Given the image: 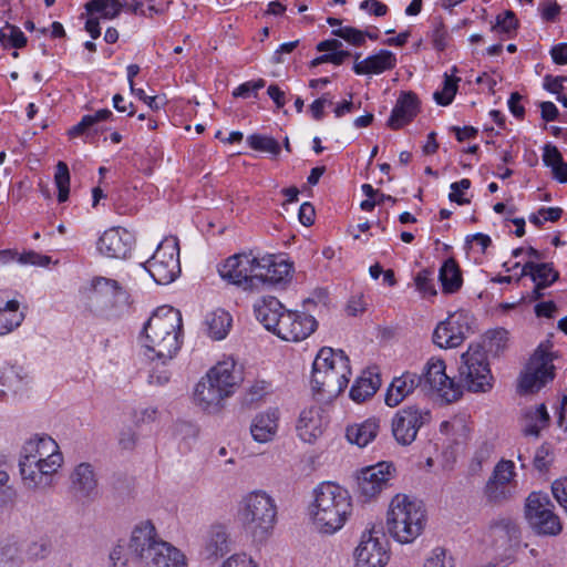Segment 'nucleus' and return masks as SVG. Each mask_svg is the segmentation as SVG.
<instances>
[{
    "mask_svg": "<svg viewBox=\"0 0 567 567\" xmlns=\"http://www.w3.org/2000/svg\"><path fill=\"white\" fill-rule=\"evenodd\" d=\"M64 464L58 442L48 434H34L22 444L19 452V473L27 489L47 491L54 485Z\"/></svg>",
    "mask_w": 567,
    "mask_h": 567,
    "instance_id": "f257e3e1",
    "label": "nucleus"
},
{
    "mask_svg": "<svg viewBox=\"0 0 567 567\" xmlns=\"http://www.w3.org/2000/svg\"><path fill=\"white\" fill-rule=\"evenodd\" d=\"M182 326L177 309L171 306L157 308L144 324L140 338L144 355L165 365L181 349Z\"/></svg>",
    "mask_w": 567,
    "mask_h": 567,
    "instance_id": "f03ea898",
    "label": "nucleus"
},
{
    "mask_svg": "<svg viewBox=\"0 0 567 567\" xmlns=\"http://www.w3.org/2000/svg\"><path fill=\"white\" fill-rule=\"evenodd\" d=\"M352 509V497L347 488L333 482H322L312 491L308 517L315 530L331 536L344 527Z\"/></svg>",
    "mask_w": 567,
    "mask_h": 567,
    "instance_id": "7ed1b4c3",
    "label": "nucleus"
},
{
    "mask_svg": "<svg viewBox=\"0 0 567 567\" xmlns=\"http://www.w3.org/2000/svg\"><path fill=\"white\" fill-rule=\"evenodd\" d=\"M127 548L131 557L143 567H188L185 553L164 540L148 519L133 527Z\"/></svg>",
    "mask_w": 567,
    "mask_h": 567,
    "instance_id": "20e7f679",
    "label": "nucleus"
},
{
    "mask_svg": "<svg viewBox=\"0 0 567 567\" xmlns=\"http://www.w3.org/2000/svg\"><path fill=\"white\" fill-rule=\"evenodd\" d=\"M426 522V511L416 498L403 493L391 498L385 514V526L395 543L412 544L423 534Z\"/></svg>",
    "mask_w": 567,
    "mask_h": 567,
    "instance_id": "39448f33",
    "label": "nucleus"
},
{
    "mask_svg": "<svg viewBox=\"0 0 567 567\" xmlns=\"http://www.w3.org/2000/svg\"><path fill=\"white\" fill-rule=\"evenodd\" d=\"M277 515V503L265 489L250 491L240 499L238 518L246 535L255 544H264L271 537Z\"/></svg>",
    "mask_w": 567,
    "mask_h": 567,
    "instance_id": "423d86ee",
    "label": "nucleus"
},
{
    "mask_svg": "<svg viewBox=\"0 0 567 567\" xmlns=\"http://www.w3.org/2000/svg\"><path fill=\"white\" fill-rule=\"evenodd\" d=\"M350 375V361L342 350L323 347L318 351L311 371L313 391L336 398L347 388Z\"/></svg>",
    "mask_w": 567,
    "mask_h": 567,
    "instance_id": "0eeeda50",
    "label": "nucleus"
},
{
    "mask_svg": "<svg viewBox=\"0 0 567 567\" xmlns=\"http://www.w3.org/2000/svg\"><path fill=\"white\" fill-rule=\"evenodd\" d=\"M90 287L89 301L96 313L113 318L128 311L130 295L116 280L95 277Z\"/></svg>",
    "mask_w": 567,
    "mask_h": 567,
    "instance_id": "6e6552de",
    "label": "nucleus"
},
{
    "mask_svg": "<svg viewBox=\"0 0 567 567\" xmlns=\"http://www.w3.org/2000/svg\"><path fill=\"white\" fill-rule=\"evenodd\" d=\"M458 375L463 385L471 392H486L492 389L493 375L486 352L481 344H470L461 355Z\"/></svg>",
    "mask_w": 567,
    "mask_h": 567,
    "instance_id": "1a4fd4ad",
    "label": "nucleus"
},
{
    "mask_svg": "<svg viewBox=\"0 0 567 567\" xmlns=\"http://www.w3.org/2000/svg\"><path fill=\"white\" fill-rule=\"evenodd\" d=\"M524 514L530 528L539 535L555 536L563 529L560 518L554 512V504L545 493H530L525 502Z\"/></svg>",
    "mask_w": 567,
    "mask_h": 567,
    "instance_id": "9d476101",
    "label": "nucleus"
},
{
    "mask_svg": "<svg viewBox=\"0 0 567 567\" xmlns=\"http://www.w3.org/2000/svg\"><path fill=\"white\" fill-rule=\"evenodd\" d=\"M144 267L158 285L173 282L181 274L177 238L167 237L162 240Z\"/></svg>",
    "mask_w": 567,
    "mask_h": 567,
    "instance_id": "9b49d317",
    "label": "nucleus"
},
{
    "mask_svg": "<svg viewBox=\"0 0 567 567\" xmlns=\"http://www.w3.org/2000/svg\"><path fill=\"white\" fill-rule=\"evenodd\" d=\"M554 379L553 357L549 346L542 343L529 359L525 371L520 375L519 389L525 393L540 390Z\"/></svg>",
    "mask_w": 567,
    "mask_h": 567,
    "instance_id": "f8f14e48",
    "label": "nucleus"
},
{
    "mask_svg": "<svg viewBox=\"0 0 567 567\" xmlns=\"http://www.w3.org/2000/svg\"><path fill=\"white\" fill-rule=\"evenodd\" d=\"M390 557L389 542L374 530L363 532L353 551L354 567H385Z\"/></svg>",
    "mask_w": 567,
    "mask_h": 567,
    "instance_id": "ddd939ff",
    "label": "nucleus"
},
{
    "mask_svg": "<svg viewBox=\"0 0 567 567\" xmlns=\"http://www.w3.org/2000/svg\"><path fill=\"white\" fill-rule=\"evenodd\" d=\"M432 419L430 410L409 405L399 410L391 422L392 434L401 445H410L415 441L420 429Z\"/></svg>",
    "mask_w": 567,
    "mask_h": 567,
    "instance_id": "4468645a",
    "label": "nucleus"
},
{
    "mask_svg": "<svg viewBox=\"0 0 567 567\" xmlns=\"http://www.w3.org/2000/svg\"><path fill=\"white\" fill-rule=\"evenodd\" d=\"M470 316L464 311L450 315L433 332V342L442 349L460 347L470 332Z\"/></svg>",
    "mask_w": 567,
    "mask_h": 567,
    "instance_id": "2eb2a0df",
    "label": "nucleus"
},
{
    "mask_svg": "<svg viewBox=\"0 0 567 567\" xmlns=\"http://www.w3.org/2000/svg\"><path fill=\"white\" fill-rule=\"evenodd\" d=\"M424 378L430 388L445 402H454L463 394V388L446 374V365L442 359L431 358Z\"/></svg>",
    "mask_w": 567,
    "mask_h": 567,
    "instance_id": "dca6fc26",
    "label": "nucleus"
},
{
    "mask_svg": "<svg viewBox=\"0 0 567 567\" xmlns=\"http://www.w3.org/2000/svg\"><path fill=\"white\" fill-rule=\"evenodd\" d=\"M258 256L249 252L236 254L228 257L218 268L223 279L241 286L246 290H254L252 276L257 266Z\"/></svg>",
    "mask_w": 567,
    "mask_h": 567,
    "instance_id": "f3484780",
    "label": "nucleus"
},
{
    "mask_svg": "<svg viewBox=\"0 0 567 567\" xmlns=\"http://www.w3.org/2000/svg\"><path fill=\"white\" fill-rule=\"evenodd\" d=\"M395 468L391 463L378 464L362 468L358 475V493L364 501L378 497L393 477Z\"/></svg>",
    "mask_w": 567,
    "mask_h": 567,
    "instance_id": "a211bd4d",
    "label": "nucleus"
},
{
    "mask_svg": "<svg viewBox=\"0 0 567 567\" xmlns=\"http://www.w3.org/2000/svg\"><path fill=\"white\" fill-rule=\"evenodd\" d=\"M291 265L284 258L275 255L258 256L255 275L252 276L254 290L266 285H277L288 279Z\"/></svg>",
    "mask_w": 567,
    "mask_h": 567,
    "instance_id": "6ab92c4d",
    "label": "nucleus"
},
{
    "mask_svg": "<svg viewBox=\"0 0 567 567\" xmlns=\"http://www.w3.org/2000/svg\"><path fill=\"white\" fill-rule=\"evenodd\" d=\"M228 399L229 396L205 374L194 386L193 402L206 414H219L225 409Z\"/></svg>",
    "mask_w": 567,
    "mask_h": 567,
    "instance_id": "aec40b11",
    "label": "nucleus"
},
{
    "mask_svg": "<svg viewBox=\"0 0 567 567\" xmlns=\"http://www.w3.org/2000/svg\"><path fill=\"white\" fill-rule=\"evenodd\" d=\"M329 417L323 408L312 405L303 409L296 423L297 436L305 443H315L324 433Z\"/></svg>",
    "mask_w": 567,
    "mask_h": 567,
    "instance_id": "412c9836",
    "label": "nucleus"
},
{
    "mask_svg": "<svg viewBox=\"0 0 567 567\" xmlns=\"http://www.w3.org/2000/svg\"><path fill=\"white\" fill-rule=\"evenodd\" d=\"M317 328L316 319L307 313L286 310L279 321L276 334L286 341H301Z\"/></svg>",
    "mask_w": 567,
    "mask_h": 567,
    "instance_id": "4be33fe9",
    "label": "nucleus"
},
{
    "mask_svg": "<svg viewBox=\"0 0 567 567\" xmlns=\"http://www.w3.org/2000/svg\"><path fill=\"white\" fill-rule=\"evenodd\" d=\"M205 375L231 398L243 382L241 370L233 357H225L214 364Z\"/></svg>",
    "mask_w": 567,
    "mask_h": 567,
    "instance_id": "5701e85b",
    "label": "nucleus"
},
{
    "mask_svg": "<svg viewBox=\"0 0 567 567\" xmlns=\"http://www.w3.org/2000/svg\"><path fill=\"white\" fill-rule=\"evenodd\" d=\"M133 235L123 227L106 229L97 241L99 251L111 258H125L133 246Z\"/></svg>",
    "mask_w": 567,
    "mask_h": 567,
    "instance_id": "b1692460",
    "label": "nucleus"
},
{
    "mask_svg": "<svg viewBox=\"0 0 567 567\" xmlns=\"http://www.w3.org/2000/svg\"><path fill=\"white\" fill-rule=\"evenodd\" d=\"M280 423L278 409H267L257 413L250 423V434L255 442L266 444L272 442L277 436Z\"/></svg>",
    "mask_w": 567,
    "mask_h": 567,
    "instance_id": "393cba45",
    "label": "nucleus"
},
{
    "mask_svg": "<svg viewBox=\"0 0 567 567\" xmlns=\"http://www.w3.org/2000/svg\"><path fill=\"white\" fill-rule=\"evenodd\" d=\"M396 65V54L390 50L381 49L363 60H357L352 69L357 75H379L392 71Z\"/></svg>",
    "mask_w": 567,
    "mask_h": 567,
    "instance_id": "a878e982",
    "label": "nucleus"
},
{
    "mask_svg": "<svg viewBox=\"0 0 567 567\" xmlns=\"http://www.w3.org/2000/svg\"><path fill=\"white\" fill-rule=\"evenodd\" d=\"M420 102L413 92H402L388 120L392 130H399L410 123L419 113Z\"/></svg>",
    "mask_w": 567,
    "mask_h": 567,
    "instance_id": "bb28decb",
    "label": "nucleus"
},
{
    "mask_svg": "<svg viewBox=\"0 0 567 567\" xmlns=\"http://www.w3.org/2000/svg\"><path fill=\"white\" fill-rule=\"evenodd\" d=\"M421 378L412 372L395 377L388 386L384 402L390 408L401 404L420 385Z\"/></svg>",
    "mask_w": 567,
    "mask_h": 567,
    "instance_id": "cd10ccee",
    "label": "nucleus"
},
{
    "mask_svg": "<svg viewBox=\"0 0 567 567\" xmlns=\"http://www.w3.org/2000/svg\"><path fill=\"white\" fill-rule=\"evenodd\" d=\"M71 487L80 496L91 497L97 491V477L90 463L78 464L70 475Z\"/></svg>",
    "mask_w": 567,
    "mask_h": 567,
    "instance_id": "c85d7f7f",
    "label": "nucleus"
},
{
    "mask_svg": "<svg viewBox=\"0 0 567 567\" xmlns=\"http://www.w3.org/2000/svg\"><path fill=\"white\" fill-rule=\"evenodd\" d=\"M254 311L257 320L276 334L286 309L277 298L267 297L255 303Z\"/></svg>",
    "mask_w": 567,
    "mask_h": 567,
    "instance_id": "c756f323",
    "label": "nucleus"
},
{
    "mask_svg": "<svg viewBox=\"0 0 567 567\" xmlns=\"http://www.w3.org/2000/svg\"><path fill=\"white\" fill-rule=\"evenodd\" d=\"M529 275L535 284L534 298L542 297L540 289L549 287L558 279V272L550 264L527 261L522 268V276Z\"/></svg>",
    "mask_w": 567,
    "mask_h": 567,
    "instance_id": "7c9ffc66",
    "label": "nucleus"
},
{
    "mask_svg": "<svg viewBox=\"0 0 567 567\" xmlns=\"http://www.w3.org/2000/svg\"><path fill=\"white\" fill-rule=\"evenodd\" d=\"M19 308L17 300L10 299L6 291L0 290V336L8 334L22 323L24 315Z\"/></svg>",
    "mask_w": 567,
    "mask_h": 567,
    "instance_id": "2f4dec72",
    "label": "nucleus"
},
{
    "mask_svg": "<svg viewBox=\"0 0 567 567\" xmlns=\"http://www.w3.org/2000/svg\"><path fill=\"white\" fill-rule=\"evenodd\" d=\"M379 430L380 420L378 417H369L360 423L349 425L346 435L351 444L364 447L377 437Z\"/></svg>",
    "mask_w": 567,
    "mask_h": 567,
    "instance_id": "473e14b6",
    "label": "nucleus"
},
{
    "mask_svg": "<svg viewBox=\"0 0 567 567\" xmlns=\"http://www.w3.org/2000/svg\"><path fill=\"white\" fill-rule=\"evenodd\" d=\"M228 533L226 526L213 524L203 536V548L207 557H216L227 550Z\"/></svg>",
    "mask_w": 567,
    "mask_h": 567,
    "instance_id": "72a5a7b5",
    "label": "nucleus"
},
{
    "mask_svg": "<svg viewBox=\"0 0 567 567\" xmlns=\"http://www.w3.org/2000/svg\"><path fill=\"white\" fill-rule=\"evenodd\" d=\"M549 415L545 404L525 409L522 416V429L526 435L538 436L539 432L548 425Z\"/></svg>",
    "mask_w": 567,
    "mask_h": 567,
    "instance_id": "f704fd0d",
    "label": "nucleus"
},
{
    "mask_svg": "<svg viewBox=\"0 0 567 567\" xmlns=\"http://www.w3.org/2000/svg\"><path fill=\"white\" fill-rule=\"evenodd\" d=\"M233 318L229 312L217 309L209 312L205 319V326L208 336L214 340H223L229 333Z\"/></svg>",
    "mask_w": 567,
    "mask_h": 567,
    "instance_id": "c9c22d12",
    "label": "nucleus"
},
{
    "mask_svg": "<svg viewBox=\"0 0 567 567\" xmlns=\"http://www.w3.org/2000/svg\"><path fill=\"white\" fill-rule=\"evenodd\" d=\"M123 6L121 0H90L85 3V10L89 16L113 20L121 13Z\"/></svg>",
    "mask_w": 567,
    "mask_h": 567,
    "instance_id": "e433bc0d",
    "label": "nucleus"
},
{
    "mask_svg": "<svg viewBox=\"0 0 567 567\" xmlns=\"http://www.w3.org/2000/svg\"><path fill=\"white\" fill-rule=\"evenodd\" d=\"M440 281L445 293L456 292L463 282L461 270L452 258L444 261L440 268Z\"/></svg>",
    "mask_w": 567,
    "mask_h": 567,
    "instance_id": "4c0bfd02",
    "label": "nucleus"
},
{
    "mask_svg": "<svg viewBox=\"0 0 567 567\" xmlns=\"http://www.w3.org/2000/svg\"><path fill=\"white\" fill-rule=\"evenodd\" d=\"M28 383V374L20 367L8 365L0 370V384L8 391L18 393Z\"/></svg>",
    "mask_w": 567,
    "mask_h": 567,
    "instance_id": "58836bf2",
    "label": "nucleus"
},
{
    "mask_svg": "<svg viewBox=\"0 0 567 567\" xmlns=\"http://www.w3.org/2000/svg\"><path fill=\"white\" fill-rule=\"evenodd\" d=\"M380 381L377 377L362 375L355 380L350 389V398L355 402H363L378 390Z\"/></svg>",
    "mask_w": 567,
    "mask_h": 567,
    "instance_id": "ea45409f",
    "label": "nucleus"
},
{
    "mask_svg": "<svg viewBox=\"0 0 567 567\" xmlns=\"http://www.w3.org/2000/svg\"><path fill=\"white\" fill-rule=\"evenodd\" d=\"M112 116V112L107 109L96 111L94 114L84 115L81 121L69 130L70 137H79L89 135L95 124L106 121Z\"/></svg>",
    "mask_w": 567,
    "mask_h": 567,
    "instance_id": "a19ab883",
    "label": "nucleus"
},
{
    "mask_svg": "<svg viewBox=\"0 0 567 567\" xmlns=\"http://www.w3.org/2000/svg\"><path fill=\"white\" fill-rule=\"evenodd\" d=\"M484 494L491 503H503L513 496L514 485L504 484L488 478L484 488Z\"/></svg>",
    "mask_w": 567,
    "mask_h": 567,
    "instance_id": "79ce46f5",
    "label": "nucleus"
},
{
    "mask_svg": "<svg viewBox=\"0 0 567 567\" xmlns=\"http://www.w3.org/2000/svg\"><path fill=\"white\" fill-rule=\"evenodd\" d=\"M247 144L255 151L270 154L271 156H278L280 153L279 143L271 136L252 134L247 137Z\"/></svg>",
    "mask_w": 567,
    "mask_h": 567,
    "instance_id": "37998d69",
    "label": "nucleus"
},
{
    "mask_svg": "<svg viewBox=\"0 0 567 567\" xmlns=\"http://www.w3.org/2000/svg\"><path fill=\"white\" fill-rule=\"evenodd\" d=\"M460 78H454L453 75L445 74L444 82L441 90L434 92L433 97L439 105L447 106L454 100V96L457 92V83Z\"/></svg>",
    "mask_w": 567,
    "mask_h": 567,
    "instance_id": "c03bdc74",
    "label": "nucleus"
},
{
    "mask_svg": "<svg viewBox=\"0 0 567 567\" xmlns=\"http://www.w3.org/2000/svg\"><path fill=\"white\" fill-rule=\"evenodd\" d=\"M54 184L58 188V200L64 203L70 193V172L64 162H59L55 167Z\"/></svg>",
    "mask_w": 567,
    "mask_h": 567,
    "instance_id": "a18cd8bd",
    "label": "nucleus"
},
{
    "mask_svg": "<svg viewBox=\"0 0 567 567\" xmlns=\"http://www.w3.org/2000/svg\"><path fill=\"white\" fill-rule=\"evenodd\" d=\"M515 477V463L509 460H501L495 465L489 478L504 484L514 485Z\"/></svg>",
    "mask_w": 567,
    "mask_h": 567,
    "instance_id": "49530a36",
    "label": "nucleus"
},
{
    "mask_svg": "<svg viewBox=\"0 0 567 567\" xmlns=\"http://www.w3.org/2000/svg\"><path fill=\"white\" fill-rule=\"evenodd\" d=\"M52 540L49 537H40L28 545L27 556L31 560H42L50 556Z\"/></svg>",
    "mask_w": 567,
    "mask_h": 567,
    "instance_id": "de8ad7c7",
    "label": "nucleus"
},
{
    "mask_svg": "<svg viewBox=\"0 0 567 567\" xmlns=\"http://www.w3.org/2000/svg\"><path fill=\"white\" fill-rule=\"evenodd\" d=\"M332 34L357 47L364 44L367 38L365 32L350 25H339V28L332 29Z\"/></svg>",
    "mask_w": 567,
    "mask_h": 567,
    "instance_id": "09e8293b",
    "label": "nucleus"
},
{
    "mask_svg": "<svg viewBox=\"0 0 567 567\" xmlns=\"http://www.w3.org/2000/svg\"><path fill=\"white\" fill-rule=\"evenodd\" d=\"M423 567H454V559L445 548L435 547L425 558Z\"/></svg>",
    "mask_w": 567,
    "mask_h": 567,
    "instance_id": "8fccbe9b",
    "label": "nucleus"
},
{
    "mask_svg": "<svg viewBox=\"0 0 567 567\" xmlns=\"http://www.w3.org/2000/svg\"><path fill=\"white\" fill-rule=\"evenodd\" d=\"M563 209L559 207H543L537 213L529 216V221L536 226L543 225L545 221H556L560 218Z\"/></svg>",
    "mask_w": 567,
    "mask_h": 567,
    "instance_id": "3c124183",
    "label": "nucleus"
},
{
    "mask_svg": "<svg viewBox=\"0 0 567 567\" xmlns=\"http://www.w3.org/2000/svg\"><path fill=\"white\" fill-rule=\"evenodd\" d=\"M517 23L515 14L512 11H506L497 16L493 30L497 33L509 34L516 30Z\"/></svg>",
    "mask_w": 567,
    "mask_h": 567,
    "instance_id": "603ef678",
    "label": "nucleus"
},
{
    "mask_svg": "<svg viewBox=\"0 0 567 567\" xmlns=\"http://www.w3.org/2000/svg\"><path fill=\"white\" fill-rule=\"evenodd\" d=\"M414 282L416 289L423 295V297H434L436 295L431 274L427 270L417 272Z\"/></svg>",
    "mask_w": 567,
    "mask_h": 567,
    "instance_id": "864d4df0",
    "label": "nucleus"
},
{
    "mask_svg": "<svg viewBox=\"0 0 567 567\" xmlns=\"http://www.w3.org/2000/svg\"><path fill=\"white\" fill-rule=\"evenodd\" d=\"M538 11L544 21L554 22L560 14L561 7L556 0H542L538 4Z\"/></svg>",
    "mask_w": 567,
    "mask_h": 567,
    "instance_id": "5fc2aeb1",
    "label": "nucleus"
},
{
    "mask_svg": "<svg viewBox=\"0 0 567 567\" xmlns=\"http://www.w3.org/2000/svg\"><path fill=\"white\" fill-rule=\"evenodd\" d=\"M551 494L567 515V477L563 476L551 483Z\"/></svg>",
    "mask_w": 567,
    "mask_h": 567,
    "instance_id": "6e6d98bb",
    "label": "nucleus"
},
{
    "mask_svg": "<svg viewBox=\"0 0 567 567\" xmlns=\"http://www.w3.org/2000/svg\"><path fill=\"white\" fill-rule=\"evenodd\" d=\"M219 567H260L259 564L247 554H234L226 558Z\"/></svg>",
    "mask_w": 567,
    "mask_h": 567,
    "instance_id": "4d7b16f0",
    "label": "nucleus"
},
{
    "mask_svg": "<svg viewBox=\"0 0 567 567\" xmlns=\"http://www.w3.org/2000/svg\"><path fill=\"white\" fill-rule=\"evenodd\" d=\"M17 260L21 265H31L40 267H47L51 262V258L49 256L41 255L35 251H27L20 254Z\"/></svg>",
    "mask_w": 567,
    "mask_h": 567,
    "instance_id": "13d9d810",
    "label": "nucleus"
},
{
    "mask_svg": "<svg viewBox=\"0 0 567 567\" xmlns=\"http://www.w3.org/2000/svg\"><path fill=\"white\" fill-rule=\"evenodd\" d=\"M471 186V182L467 178H463L460 182H455L451 184V192L449 194V198L451 202H455L458 205L466 204L468 200L464 198V192L467 190Z\"/></svg>",
    "mask_w": 567,
    "mask_h": 567,
    "instance_id": "bf43d9fd",
    "label": "nucleus"
},
{
    "mask_svg": "<svg viewBox=\"0 0 567 567\" xmlns=\"http://www.w3.org/2000/svg\"><path fill=\"white\" fill-rule=\"evenodd\" d=\"M272 392V384L266 380H256L248 389L251 400H261L264 396Z\"/></svg>",
    "mask_w": 567,
    "mask_h": 567,
    "instance_id": "052dcab7",
    "label": "nucleus"
},
{
    "mask_svg": "<svg viewBox=\"0 0 567 567\" xmlns=\"http://www.w3.org/2000/svg\"><path fill=\"white\" fill-rule=\"evenodd\" d=\"M266 82L262 79H259L257 81H247L239 86H237L233 95L236 97H247L249 93L257 92L258 90L262 89L265 86Z\"/></svg>",
    "mask_w": 567,
    "mask_h": 567,
    "instance_id": "680f3d73",
    "label": "nucleus"
},
{
    "mask_svg": "<svg viewBox=\"0 0 567 567\" xmlns=\"http://www.w3.org/2000/svg\"><path fill=\"white\" fill-rule=\"evenodd\" d=\"M491 243V238L484 234H475L467 238L470 248L476 250L480 254H484Z\"/></svg>",
    "mask_w": 567,
    "mask_h": 567,
    "instance_id": "e2e57ef3",
    "label": "nucleus"
},
{
    "mask_svg": "<svg viewBox=\"0 0 567 567\" xmlns=\"http://www.w3.org/2000/svg\"><path fill=\"white\" fill-rule=\"evenodd\" d=\"M360 9L375 17H383L388 12V7L379 0H364L360 3Z\"/></svg>",
    "mask_w": 567,
    "mask_h": 567,
    "instance_id": "0e129e2a",
    "label": "nucleus"
},
{
    "mask_svg": "<svg viewBox=\"0 0 567 567\" xmlns=\"http://www.w3.org/2000/svg\"><path fill=\"white\" fill-rule=\"evenodd\" d=\"M432 43L437 51H443L447 47L449 34L443 27H436L432 31Z\"/></svg>",
    "mask_w": 567,
    "mask_h": 567,
    "instance_id": "69168bd1",
    "label": "nucleus"
},
{
    "mask_svg": "<svg viewBox=\"0 0 567 567\" xmlns=\"http://www.w3.org/2000/svg\"><path fill=\"white\" fill-rule=\"evenodd\" d=\"M111 567H128V559L125 555L124 547L118 545L114 547L110 554Z\"/></svg>",
    "mask_w": 567,
    "mask_h": 567,
    "instance_id": "338daca9",
    "label": "nucleus"
},
{
    "mask_svg": "<svg viewBox=\"0 0 567 567\" xmlns=\"http://www.w3.org/2000/svg\"><path fill=\"white\" fill-rule=\"evenodd\" d=\"M550 56L556 64H567V43H558L550 49Z\"/></svg>",
    "mask_w": 567,
    "mask_h": 567,
    "instance_id": "774afa93",
    "label": "nucleus"
}]
</instances>
